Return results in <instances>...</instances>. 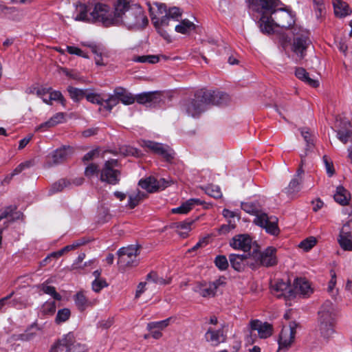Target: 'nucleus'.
I'll return each instance as SVG.
<instances>
[{"instance_id":"obj_1","label":"nucleus","mask_w":352,"mask_h":352,"mask_svg":"<svg viewBox=\"0 0 352 352\" xmlns=\"http://www.w3.org/2000/svg\"><path fill=\"white\" fill-rule=\"evenodd\" d=\"M250 9L260 14L258 21L263 34L274 33V28H288L295 22V15L287 8H278L279 0H248Z\"/></svg>"},{"instance_id":"obj_2","label":"nucleus","mask_w":352,"mask_h":352,"mask_svg":"<svg viewBox=\"0 0 352 352\" xmlns=\"http://www.w3.org/2000/svg\"><path fill=\"white\" fill-rule=\"evenodd\" d=\"M230 100L229 96L224 92L201 89L197 90L194 98L184 101L182 109L186 113L195 118L203 113L208 105H222Z\"/></svg>"},{"instance_id":"obj_3","label":"nucleus","mask_w":352,"mask_h":352,"mask_svg":"<svg viewBox=\"0 0 352 352\" xmlns=\"http://www.w3.org/2000/svg\"><path fill=\"white\" fill-rule=\"evenodd\" d=\"M127 6V0H118L113 12L110 7L106 4L97 3L90 12V16L92 22H100L104 26L120 24V13Z\"/></svg>"},{"instance_id":"obj_4","label":"nucleus","mask_w":352,"mask_h":352,"mask_svg":"<svg viewBox=\"0 0 352 352\" xmlns=\"http://www.w3.org/2000/svg\"><path fill=\"white\" fill-rule=\"evenodd\" d=\"M241 209L247 213L255 215L253 222L264 228L268 234L274 236H277L279 234L278 219L276 217H268L266 213L261 212L257 204L243 202L241 203Z\"/></svg>"},{"instance_id":"obj_5","label":"nucleus","mask_w":352,"mask_h":352,"mask_svg":"<svg viewBox=\"0 0 352 352\" xmlns=\"http://www.w3.org/2000/svg\"><path fill=\"white\" fill-rule=\"evenodd\" d=\"M120 23H123L128 29H140L148 24V19L142 8L138 5L129 6L127 1V6L120 13Z\"/></svg>"},{"instance_id":"obj_6","label":"nucleus","mask_w":352,"mask_h":352,"mask_svg":"<svg viewBox=\"0 0 352 352\" xmlns=\"http://www.w3.org/2000/svg\"><path fill=\"white\" fill-rule=\"evenodd\" d=\"M318 328L321 336L329 338L334 333L336 309L330 300H326L318 311Z\"/></svg>"},{"instance_id":"obj_7","label":"nucleus","mask_w":352,"mask_h":352,"mask_svg":"<svg viewBox=\"0 0 352 352\" xmlns=\"http://www.w3.org/2000/svg\"><path fill=\"white\" fill-rule=\"evenodd\" d=\"M293 41L292 50L298 60H302L307 55V50L311 45L310 33L306 29L294 26L292 28Z\"/></svg>"},{"instance_id":"obj_8","label":"nucleus","mask_w":352,"mask_h":352,"mask_svg":"<svg viewBox=\"0 0 352 352\" xmlns=\"http://www.w3.org/2000/svg\"><path fill=\"white\" fill-rule=\"evenodd\" d=\"M85 344L76 340L72 333L64 335L51 348L50 352H87Z\"/></svg>"},{"instance_id":"obj_9","label":"nucleus","mask_w":352,"mask_h":352,"mask_svg":"<svg viewBox=\"0 0 352 352\" xmlns=\"http://www.w3.org/2000/svg\"><path fill=\"white\" fill-rule=\"evenodd\" d=\"M276 249L273 247H267L263 252L254 250L252 253L254 263H250L252 269H256L259 266L271 267L277 263L276 256Z\"/></svg>"},{"instance_id":"obj_10","label":"nucleus","mask_w":352,"mask_h":352,"mask_svg":"<svg viewBox=\"0 0 352 352\" xmlns=\"http://www.w3.org/2000/svg\"><path fill=\"white\" fill-rule=\"evenodd\" d=\"M119 166L118 161L111 159L104 162L100 172V179L111 185H116L120 182L121 173L116 168Z\"/></svg>"},{"instance_id":"obj_11","label":"nucleus","mask_w":352,"mask_h":352,"mask_svg":"<svg viewBox=\"0 0 352 352\" xmlns=\"http://www.w3.org/2000/svg\"><path fill=\"white\" fill-rule=\"evenodd\" d=\"M118 261L120 267H134L138 265L137 256L139 254V248L136 245H129L120 248L118 250Z\"/></svg>"},{"instance_id":"obj_12","label":"nucleus","mask_w":352,"mask_h":352,"mask_svg":"<svg viewBox=\"0 0 352 352\" xmlns=\"http://www.w3.org/2000/svg\"><path fill=\"white\" fill-rule=\"evenodd\" d=\"M271 293L278 298L290 300L296 297V292L287 282L276 280L271 283Z\"/></svg>"},{"instance_id":"obj_13","label":"nucleus","mask_w":352,"mask_h":352,"mask_svg":"<svg viewBox=\"0 0 352 352\" xmlns=\"http://www.w3.org/2000/svg\"><path fill=\"white\" fill-rule=\"evenodd\" d=\"M224 280L222 277L209 283H198L193 287V291L204 298L214 297L219 288L225 285Z\"/></svg>"},{"instance_id":"obj_14","label":"nucleus","mask_w":352,"mask_h":352,"mask_svg":"<svg viewBox=\"0 0 352 352\" xmlns=\"http://www.w3.org/2000/svg\"><path fill=\"white\" fill-rule=\"evenodd\" d=\"M73 153V148L70 146H63L53 151L47 156L46 166L51 167L58 165L65 161Z\"/></svg>"},{"instance_id":"obj_15","label":"nucleus","mask_w":352,"mask_h":352,"mask_svg":"<svg viewBox=\"0 0 352 352\" xmlns=\"http://www.w3.org/2000/svg\"><path fill=\"white\" fill-rule=\"evenodd\" d=\"M333 131L337 138L343 144H346L352 138V126L347 120H337Z\"/></svg>"},{"instance_id":"obj_16","label":"nucleus","mask_w":352,"mask_h":352,"mask_svg":"<svg viewBox=\"0 0 352 352\" xmlns=\"http://www.w3.org/2000/svg\"><path fill=\"white\" fill-rule=\"evenodd\" d=\"M252 259V254L250 253L230 254L229 255V261L232 267L238 272L243 271L246 265L250 267V263H254L251 261Z\"/></svg>"},{"instance_id":"obj_17","label":"nucleus","mask_w":352,"mask_h":352,"mask_svg":"<svg viewBox=\"0 0 352 352\" xmlns=\"http://www.w3.org/2000/svg\"><path fill=\"white\" fill-rule=\"evenodd\" d=\"M252 240L248 234H238L230 241V245L234 250H242L248 254L250 251Z\"/></svg>"},{"instance_id":"obj_18","label":"nucleus","mask_w":352,"mask_h":352,"mask_svg":"<svg viewBox=\"0 0 352 352\" xmlns=\"http://www.w3.org/2000/svg\"><path fill=\"white\" fill-rule=\"evenodd\" d=\"M296 334L295 324L283 327L278 339L280 349H287L293 342Z\"/></svg>"},{"instance_id":"obj_19","label":"nucleus","mask_w":352,"mask_h":352,"mask_svg":"<svg viewBox=\"0 0 352 352\" xmlns=\"http://www.w3.org/2000/svg\"><path fill=\"white\" fill-rule=\"evenodd\" d=\"M134 97L139 104L148 107H155L161 101L160 95L157 92H144Z\"/></svg>"},{"instance_id":"obj_20","label":"nucleus","mask_w":352,"mask_h":352,"mask_svg":"<svg viewBox=\"0 0 352 352\" xmlns=\"http://www.w3.org/2000/svg\"><path fill=\"white\" fill-rule=\"evenodd\" d=\"M250 325L252 330L257 331L261 338H267L272 334L273 327L268 322L254 320L250 322Z\"/></svg>"},{"instance_id":"obj_21","label":"nucleus","mask_w":352,"mask_h":352,"mask_svg":"<svg viewBox=\"0 0 352 352\" xmlns=\"http://www.w3.org/2000/svg\"><path fill=\"white\" fill-rule=\"evenodd\" d=\"M206 340L212 346H217L226 340L222 329L214 330L209 328L205 334Z\"/></svg>"},{"instance_id":"obj_22","label":"nucleus","mask_w":352,"mask_h":352,"mask_svg":"<svg viewBox=\"0 0 352 352\" xmlns=\"http://www.w3.org/2000/svg\"><path fill=\"white\" fill-rule=\"evenodd\" d=\"M294 287L293 289L296 292V295L299 293L304 296H309L313 292L309 283L302 278H297L294 280Z\"/></svg>"},{"instance_id":"obj_23","label":"nucleus","mask_w":352,"mask_h":352,"mask_svg":"<svg viewBox=\"0 0 352 352\" xmlns=\"http://www.w3.org/2000/svg\"><path fill=\"white\" fill-rule=\"evenodd\" d=\"M22 216V212L17 210V208L15 205H10L0 210V217L1 219L10 218V221H14L20 219Z\"/></svg>"},{"instance_id":"obj_24","label":"nucleus","mask_w":352,"mask_h":352,"mask_svg":"<svg viewBox=\"0 0 352 352\" xmlns=\"http://www.w3.org/2000/svg\"><path fill=\"white\" fill-rule=\"evenodd\" d=\"M114 93L118 97L119 101L125 105L132 104L135 101L134 96L122 87H116Z\"/></svg>"},{"instance_id":"obj_25","label":"nucleus","mask_w":352,"mask_h":352,"mask_svg":"<svg viewBox=\"0 0 352 352\" xmlns=\"http://www.w3.org/2000/svg\"><path fill=\"white\" fill-rule=\"evenodd\" d=\"M201 204H202V202L199 199H190L180 206L173 208L171 212L174 214H186L192 209L193 206Z\"/></svg>"},{"instance_id":"obj_26","label":"nucleus","mask_w":352,"mask_h":352,"mask_svg":"<svg viewBox=\"0 0 352 352\" xmlns=\"http://www.w3.org/2000/svg\"><path fill=\"white\" fill-rule=\"evenodd\" d=\"M155 5L157 7L159 12L160 14L166 13L170 19L179 21V19L182 16V12L177 7H173L167 10L166 6L164 4L156 3Z\"/></svg>"},{"instance_id":"obj_27","label":"nucleus","mask_w":352,"mask_h":352,"mask_svg":"<svg viewBox=\"0 0 352 352\" xmlns=\"http://www.w3.org/2000/svg\"><path fill=\"white\" fill-rule=\"evenodd\" d=\"M334 13L338 17H344L351 13L348 4L341 0H333Z\"/></svg>"},{"instance_id":"obj_28","label":"nucleus","mask_w":352,"mask_h":352,"mask_svg":"<svg viewBox=\"0 0 352 352\" xmlns=\"http://www.w3.org/2000/svg\"><path fill=\"white\" fill-rule=\"evenodd\" d=\"M295 76L300 80L305 82L312 87L319 86V82L309 77V73L303 67H297L295 71Z\"/></svg>"},{"instance_id":"obj_29","label":"nucleus","mask_w":352,"mask_h":352,"mask_svg":"<svg viewBox=\"0 0 352 352\" xmlns=\"http://www.w3.org/2000/svg\"><path fill=\"white\" fill-rule=\"evenodd\" d=\"M338 242L344 251H352V234L351 232L340 231Z\"/></svg>"},{"instance_id":"obj_30","label":"nucleus","mask_w":352,"mask_h":352,"mask_svg":"<svg viewBox=\"0 0 352 352\" xmlns=\"http://www.w3.org/2000/svg\"><path fill=\"white\" fill-rule=\"evenodd\" d=\"M9 305L16 309H24L28 307V299L25 295L15 294L12 298L9 300Z\"/></svg>"},{"instance_id":"obj_31","label":"nucleus","mask_w":352,"mask_h":352,"mask_svg":"<svg viewBox=\"0 0 352 352\" xmlns=\"http://www.w3.org/2000/svg\"><path fill=\"white\" fill-rule=\"evenodd\" d=\"M74 300L75 305L80 311H83L87 307L91 305V302L82 292H79L76 295H74Z\"/></svg>"},{"instance_id":"obj_32","label":"nucleus","mask_w":352,"mask_h":352,"mask_svg":"<svg viewBox=\"0 0 352 352\" xmlns=\"http://www.w3.org/2000/svg\"><path fill=\"white\" fill-rule=\"evenodd\" d=\"M138 185L147 192H153L159 189L157 181L154 177H148L145 179H140Z\"/></svg>"},{"instance_id":"obj_33","label":"nucleus","mask_w":352,"mask_h":352,"mask_svg":"<svg viewBox=\"0 0 352 352\" xmlns=\"http://www.w3.org/2000/svg\"><path fill=\"white\" fill-rule=\"evenodd\" d=\"M302 182V179H300L298 177H294L289 183L288 186L284 189L285 193L288 196L296 195L300 190Z\"/></svg>"},{"instance_id":"obj_34","label":"nucleus","mask_w":352,"mask_h":352,"mask_svg":"<svg viewBox=\"0 0 352 352\" xmlns=\"http://www.w3.org/2000/svg\"><path fill=\"white\" fill-rule=\"evenodd\" d=\"M146 196V193L137 190L136 192L129 195L127 206L133 209L136 207Z\"/></svg>"},{"instance_id":"obj_35","label":"nucleus","mask_w":352,"mask_h":352,"mask_svg":"<svg viewBox=\"0 0 352 352\" xmlns=\"http://www.w3.org/2000/svg\"><path fill=\"white\" fill-rule=\"evenodd\" d=\"M192 223V220L187 219L184 221L176 222L174 223L173 226L177 229L178 234L183 238H185L190 230V226Z\"/></svg>"},{"instance_id":"obj_36","label":"nucleus","mask_w":352,"mask_h":352,"mask_svg":"<svg viewBox=\"0 0 352 352\" xmlns=\"http://www.w3.org/2000/svg\"><path fill=\"white\" fill-rule=\"evenodd\" d=\"M348 192L342 186L336 188V192L334 195L335 201L342 206H346L349 204Z\"/></svg>"},{"instance_id":"obj_37","label":"nucleus","mask_w":352,"mask_h":352,"mask_svg":"<svg viewBox=\"0 0 352 352\" xmlns=\"http://www.w3.org/2000/svg\"><path fill=\"white\" fill-rule=\"evenodd\" d=\"M76 9L78 13L74 18L76 21H91L90 14H88L89 9L87 6L80 3L77 6Z\"/></svg>"},{"instance_id":"obj_38","label":"nucleus","mask_w":352,"mask_h":352,"mask_svg":"<svg viewBox=\"0 0 352 352\" xmlns=\"http://www.w3.org/2000/svg\"><path fill=\"white\" fill-rule=\"evenodd\" d=\"M71 186V182L66 179H60L58 182L54 183L50 189L49 194L52 195L62 191L64 188H69Z\"/></svg>"},{"instance_id":"obj_39","label":"nucleus","mask_w":352,"mask_h":352,"mask_svg":"<svg viewBox=\"0 0 352 352\" xmlns=\"http://www.w3.org/2000/svg\"><path fill=\"white\" fill-rule=\"evenodd\" d=\"M195 28V24L188 19H184L175 26V31L181 34H188Z\"/></svg>"},{"instance_id":"obj_40","label":"nucleus","mask_w":352,"mask_h":352,"mask_svg":"<svg viewBox=\"0 0 352 352\" xmlns=\"http://www.w3.org/2000/svg\"><path fill=\"white\" fill-rule=\"evenodd\" d=\"M41 290L45 294L50 295L54 300H60L62 296L56 292V289L53 286L48 285V281H45L40 286Z\"/></svg>"},{"instance_id":"obj_41","label":"nucleus","mask_w":352,"mask_h":352,"mask_svg":"<svg viewBox=\"0 0 352 352\" xmlns=\"http://www.w3.org/2000/svg\"><path fill=\"white\" fill-rule=\"evenodd\" d=\"M172 318H168L164 320L157 321V322H151L148 323L147 329L148 330H160V331L164 329L166 327H168L171 321Z\"/></svg>"},{"instance_id":"obj_42","label":"nucleus","mask_w":352,"mask_h":352,"mask_svg":"<svg viewBox=\"0 0 352 352\" xmlns=\"http://www.w3.org/2000/svg\"><path fill=\"white\" fill-rule=\"evenodd\" d=\"M119 99L116 93L110 95L107 99H104L103 101V109L108 111H111V109L119 103Z\"/></svg>"},{"instance_id":"obj_43","label":"nucleus","mask_w":352,"mask_h":352,"mask_svg":"<svg viewBox=\"0 0 352 352\" xmlns=\"http://www.w3.org/2000/svg\"><path fill=\"white\" fill-rule=\"evenodd\" d=\"M67 91L71 98L74 101L80 100L86 95V91L72 86L67 87Z\"/></svg>"},{"instance_id":"obj_44","label":"nucleus","mask_w":352,"mask_h":352,"mask_svg":"<svg viewBox=\"0 0 352 352\" xmlns=\"http://www.w3.org/2000/svg\"><path fill=\"white\" fill-rule=\"evenodd\" d=\"M146 280L148 281L153 282L155 284L160 285H166L170 283L171 279L168 278V280H166L163 278L162 277L159 276L155 272H151L146 276Z\"/></svg>"},{"instance_id":"obj_45","label":"nucleus","mask_w":352,"mask_h":352,"mask_svg":"<svg viewBox=\"0 0 352 352\" xmlns=\"http://www.w3.org/2000/svg\"><path fill=\"white\" fill-rule=\"evenodd\" d=\"M164 146V144H163L151 140H144L142 142V146L148 148L150 151L157 155H159V153L162 151V149Z\"/></svg>"},{"instance_id":"obj_46","label":"nucleus","mask_w":352,"mask_h":352,"mask_svg":"<svg viewBox=\"0 0 352 352\" xmlns=\"http://www.w3.org/2000/svg\"><path fill=\"white\" fill-rule=\"evenodd\" d=\"M85 243H86V241L83 239H78L76 241H75L74 243H73L72 244L64 247L62 250H59L58 252L53 253L52 254V256H60L64 254V252L74 250V249L77 248L78 247L85 244Z\"/></svg>"},{"instance_id":"obj_47","label":"nucleus","mask_w":352,"mask_h":352,"mask_svg":"<svg viewBox=\"0 0 352 352\" xmlns=\"http://www.w3.org/2000/svg\"><path fill=\"white\" fill-rule=\"evenodd\" d=\"M330 274L331 279L329 281L327 292L333 298H335L338 294V289L335 288L336 285V274L333 270H331Z\"/></svg>"},{"instance_id":"obj_48","label":"nucleus","mask_w":352,"mask_h":352,"mask_svg":"<svg viewBox=\"0 0 352 352\" xmlns=\"http://www.w3.org/2000/svg\"><path fill=\"white\" fill-rule=\"evenodd\" d=\"M71 316V311L68 308L59 309L55 318L56 324H61L69 320Z\"/></svg>"},{"instance_id":"obj_49","label":"nucleus","mask_w":352,"mask_h":352,"mask_svg":"<svg viewBox=\"0 0 352 352\" xmlns=\"http://www.w3.org/2000/svg\"><path fill=\"white\" fill-rule=\"evenodd\" d=\"M162 151L159 153V155L163 157L165 161L171 162L175 155L174 151L169 146L166 144H164Z\"/></svg>"},{"instance_id":"obj_50","label":"nucleus","mask_w":352,"mask_h":352,"mask_svg":"<svg viewBox=\"0 0 352 352\" xmlns=\"http://www.w3.org/2000/svg\"><path fill=\"white\" fill-rule=\"evenodd\" d=\"M133 60L138 63H156L159 61V58L155 55L138 56L133 58Z\"/></svg>"},{"instance_id":"obj_51","label":"nucleus","mask_w":352,"mask_h":352,"mask_svg":"<svg viewBox=\"0 0 352 352\" xmlns=\"http://www.w3.org/2000/svg\"><path fill=\"white\" fill-rule=\"evenodd\" d=\"M56 302L54 301H47L42 305L41 312L44 315H52L56 311Z\"/></svg>"},{"instance_id":"obj_52","label":"nucleus","mask_w":352,"mask_h":352,"mask_svg":"<svg viewBox=\"0 0 352 352\" xmlns=\"http://www.w3.org/2000/svg\"><path fill=\"white\" fill-rule=\"evenodd\" d=\"M85 98L89 102L100 105L101 107L99 109L100 111L103 108L104 98H101L100 95L94 93H89L86 94Z\"/></svg>"},{"instance_id":"obj_53","label":"nucleus","mask_w":352,"mask_h":352,"mask_svg":"<svg viewBox=\"0 0 352 352\" xmlns=\"http://www.w3.org/2000/svg\"><path fill=\"white\" fill-rule=\"evenodd\" d=\"M206 192L209 196L212 197L215 199L220 198L222 196L220 187L215 185L208 186L206 188Z\"/></svg>"},{"instance_id":"obj_54","label":"nucleus","mask_w":352,"mask_h":352,"mask_svg":"<svg viewBox=\"0 0 352 352\" xmlns=\"http://www.w3.org/2000/svg\"><path fill=\"white\" fill-rule=\"evenodd\" d=\"M300 132L307 144L306 150H310L314 146V139L311 133L307 129H302Z\"/></svg>"},{"instance_id":"obj_55","label":"nucleus","mask_w":352,"mask_h":352,"mask_svg":"<svg viewBox=\"0 0 352 352\" xmlns=\"http://www.w3.org/2000/svg\"><path fill=\"white\" fill-rule=\"evenodd\" d=\"M214 263L216 266L220 270H226L229 264L228 259L226 256L224 255H219L216 256L214 259Z\"/></svg>"},{"instance_id":"obj_56","label":"nucleus","mask_w":352,"mask_h":352,"mask_svg":"<svg viewBox=\"0 0 352 352\" xmlns=\"http://www.w3.org/2000/svg\"><path fill=\"white\" fill-rule=\"evenodd\" d=\"M100 170L98 168V166L96 164L91 163L89 164L85 170V175L86 177H91L94 175H100Z\"/></svg>"},{"instance_id":"obj_57","label":"nucleus","mask_w":352,"mask_h":352,"mask_svg":"<svg viewBox=\"0 0 352 352\" xmlns=\"http://www.w3.org/2000/svg\"><path fill=\"white\" fill-rule=\"evenodd\" d=\"M316 239L311 236L302 241L299 244V247L305 251H309L316 245Z\"/></svg>"},{"instance_id":"obj_58","label":"nucleus","mask_w":352,"mask_h":352,"mask_svg":"<svg viewBox=\"0 0 352 352\" xmlns=\"http://www.w3.org/2000/svg\"><path fill=\"white\" fill-rule=\"evenodd\" d=\"M49 100L58 101L61 103L63 106L65 105L66 100L64 98L61 92H60L59 91L51 90L49 95Z\"/></svg>"},{"instance_id":"obj_59","label":"nucleus","mask_w":352,"mask_h":352,"mask_svg":"<svg viewBox=\"0 0 352 352\" xmlns=\"http://www.w3.org/2000/svg\"><path fill=\"white\" fill-rule=\"evenodd\" d=\"M170 18L168 14L165 13V15L163 16L160 19H157L156 18H152V21L155 28H159L160 26H167L168 25Z\"/></svg>"},{"instance_id":"obj_60","label":"nucleus","mask_w":352,"mask_h":352,"mask_svg":"<svg viewBox=\"0 0 352 352\" xmlns=\"http://www.w3.org/2000/svg\"><path fill=\"white\" fill-rule=\"evenodd\" d=\"M107 286V283L104 279L97 278L92 283V289L96 292H99L102 288Z\"/></svg>"},{"instance_id":"obj_61","label":"nucleus","mask_w":352,"mask_h":352,"mask_svg":"<svg viewBox=\"0 0 352 352\" xmlns=\"http://www.w3.org/2000/svg\"><path fill=\"white\" fill-rule=\"evenodd\" d=\"M32 164L30 161H26L25 162L21 163L12 172V175L15 176V175L21 173L25 168H30L32 166Z\"/></svg>"},{"instance_id":"obj_62","label":"nucleus","mask_w":352,"mask_h":352,"mask_svg":"<svg viewBox=\"0 0 352 352\" xmlns=\"http://www.w3.org/2000/svg\"><path fill=\"white\" fill-rule=\"evenodd\" d=\"M67 51L70 54H75L81 57L88 58L83 51H82L80 48L74 46H67Z\"/></svg>"},{"instance_id":"obj_63","label":"nucleus","mask_w":352,"mask_h":352,"mask_svg":"<svg viewBox=\"0 0 352 352\" xmlns=\"http://www.w3.org/2000/svg\"><path fill=\"white\" fill-rule=\"evenodd\" d=\"M323 161L325 165L327 173L329 177H331L335 173V170L333 168V163L331 162H329L326 156H324Z\"/></svg>"},{"instance_id":"obj_64","label":"nucleus","mask_w":352,"mask_h":352,"mask_svg":"<svg viewBox=\"0 0 352 352\" xmlns=\"http://www.w3.org/2000/svg\"><path fill=\"white\" fill-rule=\"evenodd\" d=\"M91 52L95 54L94 60L96 64L97 65H104V63L102 62V53L98 52L96 46L91 47Z\"/></svg>"}]
</instances>
